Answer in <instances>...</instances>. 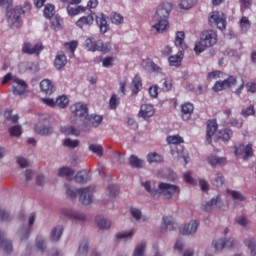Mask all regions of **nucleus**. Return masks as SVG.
I'll use <instances>...</instances> for the list:
<instances>
[{"instance_id": "1", "label": "nucleus", "mask_w": 256, "mask_h": 256, "mask_svg": "<svg viewBox=\"0 0 256 256\" xmlns=\"http://www.w3.org/2000/svg\"><path fill=\"white\" fill-rule=\"evenodd\" d=\"M172 9L173 6L168 2L162 3L157 7L156 13L153 17L155 24L152 26L157 33H165V31L169 29V14Z\"/></svg>"}, {"instance_id": "2", "label": "nucleus", "mask_w": 256, "mask_h": 256, "mask_svg": "<svg viewBox=\"0 0 256 256\" xmlns=\"http://www.w3.org/2000/svg\"><path fill=\"white\" fill-rule=\"evenodd\" d=\"M142 186L147 193L152 195V197H156V195H163V197H166V199H173V196L181 193L179 186L165 182L160 183L158 185V189L151 187V181L142 182Z\"/></svg>"}, {"instance_id": "3", "label": "nucleus", "mask_w": 256, "mask_h": 256, "mask_svg": "<svg viewBox=\"0 0 256 256\" xmlns=\"http://www.w3.org/2000/svg\"><path fill=\"white\" fill-rule=\"evenodd\" d=\"M93 193H95L94 186L75 189L69 185H66V195L71 199H75L77 195H80L79 201L82 203V205H90V203H93Z\"/></svg>"}, {"instance_id": "4", "label": "nucleus", "mask_w": 256, "mask_h": 256, "mask_svg": "<svg viewBox=\"0 0 256 256\" xmlns=\"http://www.w3.org/2000/svg\"><path fill=\"white\" fill-rule=\"evenodd\" d=\"M168 145H175L171 148V155L174 159H183L184 165L189 163V154L185 153V147L181 146L184 143L183 137L179 135L167 136Z\"/></svg>"}, {"instance_id": "5", "label": "nucleus", "mask_w": 256, "mask_h": 256, "mask_svg": "<svg viewBox=\"0 0 256 256\" xmlns=\"http://www.w3.org/2000/svg\"><path fill=\"white\" fill-rule=\"evenodd\" d=\"M217 45V32L214 30L203 31L200 35V41L195 44V53H203L207 47H213Z\"/></svg>"}, {"instance_id": "6", "label": "nucleus", "mask_w": 256, "mask_h": 256, "mask_svg": "<svg viewBox=\"0 0 256 256\" xmlns=\"http://www.w3.org/2000/svg\"><path fill=\"white\" fill-rule=\"evenodd\" d=\"M85 47L88 51H102L103 53H109L111 51V44H103L101 39L95 37H89L85 40Z\"/></svg>"}, {"instance_id": "7", "label": "nucleus", "mask_w": 256, "mask_h": 256, "mask_svg": "<svg viewBox=\"0 0 256 256\" xmlns=\"http://www.w3.org/2000/svg\"><path fill=\"white\" fill-rule=\"evenodd\" d=\"M208 21L210 25H216L220 31H223L227 27V20L223 12L214 11L210 13Z\"/></svg>"}, {"instance_id": "8", "label": "nucleus", "mask_w": 256, "mask_h": 256, "mask_svg": "<svg viewBox=\"0 0 256 256\" xmlns=\"http://www.w3.org/2000/svg\"><path fill=\"white\" fill-rule=\"evenodd\" d=\"M235 85H237V76L230 75L223 81H216L212 89L217 93L225 89H231V87H235Z\"/></svg>"}, {"instance_id": "9", "label": "nucleus", "mask_w": 256, "mask_h": 256, "mask_svg": "<svg viewBox=\"0 0 256 256\" xmlns=\"http://www.w3.org/2000/svg\"><path fill=\"white\" fill-rule=\"evenodd\" d=\"M6 15L12 21V25H15V27H20L21 16L25 15V10H23L21 6H16L11 11H8Z\"/></svg>"}, {"instance_id": "10", "label": "nucleus", "mask_w": 256, "mask_h": 256, "mask_svg": "<svg viewBox=\"0 0 256 256\" xmlns=\"http://www.w3.org/2000/svg\"><path fill=\"white\" fill-rule=\"evenodd\" d=\"M10 85L12 87V91L14 95H23V93L27 91V87H28L27 82H25V80L17 76H14V79L12 80Z\"/></svg>"}, {"instance_id": "11", "label": "nucleus", "mask_w": 256, "mask_h": 256, "mask_svg": "<svg viewBox=\"0 0 256 256\" xmlns=\"http://www.w3.org/2000/svg\"><path fill=\"white\" fill-rule=\"evenodd\" d=\"M234 149L236 157H239V155H243V159H245V161L253 157V144H248L246 146L243 144H239L235 146Z\"/></svg>"}, {"instance_id": "12", "label": "nucleus", "mask_w": 256, "mask_h": 256, "mask_svg": "<svg viewBox=\"0 0 256 256\" xmlns=\"http://www.w3.org/2000/svg\"><path fill=\"white\" fill-rule=\"evenodd\" d=\"M34 131L38 135L47 136V135H53L54 129H53V126L49 125V121L44 120L35 124Z\"/></svg>"}, {"instance_id": "13", "label": "nucleus", "mask_w": 256, "mask_h": 256, "mask_svg": "<svg viewBox=\"0 0 256 256\" xmlns=\"http://www.w3.org/2000/svg\"><path fill=\"white\" fill-rule=\"evenodd\" d=\"M43 51V44L37 43L33 46V44L29 42H24L22 46V53L26 55H39Z\"/></svg>"}, {"instance_id": "14", "label": "nucleus", "mask_w": 256, "mask_h": 256, "mask_svg": "<svg viewBox=\"0 0 256 256\" xmlns=\"http://www.w3.org/2000/svg\"><path fill=\"white\" fill-rule=\"evenodd\" d=\"M71 113L74 114L75 117H81L82 119H87L89 117V109L87 105L76 103L71 106Z\"/></svg>"}, {"instance_id": "15", "label": "nucleus", "mask_w": 256, "mask_h": 256, "mask_svg": "<svg viewBox=\"0 0 256 256\" xmlns=\"http://www.w3.org/2000/svg\"><path fill=\"white\" fill-rule=\"evenodd\" d=\"M95 14L90 13L87 16H82L76 21V27L79 29H85L87 27H91L93 23H95Z\"/></svg>"}, {"instance_id": "16", "label": "nucleus", "mask_w": 256, "mask_h": 256, "mask_svg": "<svg viewBox=\"0 0 256 256\" xmlns=\"http://www.w3.org/2000/svg\"><path fill=\"white\" fill-rule=\"evenodd\" d=\"M218 125L217 120H208L206 128V141L211 144L212 137L217 133Z\"/></svg>"}, {"instance_id": "17", "label": "nucleus", "mask_w": 256, "mask_h": 256, "mask_svg": "<svg viewBox=\"0 0 256 256\" xmlns=\"http://www.w3.org/2000/svg\"><path fill=\"white\" fill-rule=\"evenodd\" d=\"M155 115V108L151 104H143L140 107L139 116L142 119H149Z\"/></svg>"}, {"instance_id": "18", "label": "nucleus", "mask_w": 256, "mask_h": 256, "mask_svg": "<svg viewBox=\"0 0 256 256\" xmlns=\"http://www.w3.org/2000/svg\"><path fill=\"white\" fill-rule=\"evenodd\" d=\"M96 23L100 29V33H107L109 31V24L107 23V16L103 13H100L96 16Z\"/></svg>"}, {"instance_id": "19", "label": "nucleus", "mask_w": 256, "mask_h": 256, "mask_svg": "<svg viewBox=\"0 0 256 256\" xmlns=\"http://www.w3.org/2000/svg\"><path fill=\"white\" fill-rule=\"evenodd\" d=\"M0 247L5 253V255H9L10 253H13V243L5 239V234L2 232H0Z\"/></svg>"}, {"instance_id": "20", "label": "nucleus", "mask_w": 256, "mask_h": 256, "mask_svg": "<svg viewBox=\"0 0 256 256\" xmlns=\"http://www.w3.org/2000/svg\"><path fill=\"white\" fill-rule=\"evenodd\" d=\"M177 227V223L171 216H164L162 218L161 229L162 231H173Z\"/></svg>"}, {"instance_id": "21", "label": "nucleus", "mask_w": 256, "mask_h": 256, "mask_svg": "<svg viewBox=\"0 0 256 256\" xmlns=\"http://www.w3.org/2000/svg\"><path fill=\"white\" fill-rule=\"evenodd\" d=\"M199 223L197 221H191L189 224L184 225L180 228L181 235H193L196 233Z\"/></svg>"}, {"instance_id": "22", "label": "nucleus", "mask_w": 256, "mask_h": 256, "mask_svg": "<svg viewBox=\"0 0 256 256\" xmlns=\"http://www.w3.org/2000/svg\"><path fill=\"white\" fill-rule=\"evenodd\" d=\"M193 104L192 103H184L181 106V113L183 121H189L191 119V115H193Z\"/></svg>"}, {"instance_id": "23", "label": "nucleus", "mask_w": 256, "mask_h": 256, "mask_svg": "<svg viewBox=\"0 0 256 256\" xmlns=\"http://www.w3.org/2000/svg\"><path fill=\"white\" fill-rule=\"evenodd\" d=\"M62 215H65L69 219H75V221H85V219H87V216H85V214L75 212L70 209H62Z\"/></svg>"}, {"instance_id": "24", "label": "nucleus", "mask_w": 256, "mask_h": 256, "mask_svg": "<svg viewBox=\"0 0 256 256\" xmlns=\"http://www.w3.org/2000/svg\"><path fill=\"white\" fill-rule=\"evenodd\" d=\"M214 249L216 251H221L222 249H225V247H228V249H231V247H235V239L229 238L226 241L219 240L217 242H213Z\"/></svg>"}, {"instance_id": "25", "label": "nucleus", "mask_w": 256, "mask_h": 256, "mask_svg": "<svg viewBox=\"0 0 256 256\" xmlns=\"http://www.w3.org/2000/svg\"><path fill=\"white\" fill-rule=\"evenodd\" d=\"M207 162L211 167H223V165H227V158L225 157H217L215 155L208 156Z\"/></svg>"}, {"instance_id": "26", "label": "nucleus", "mask_w": 256, "mask_h": 256, "mask_svg": "<svg viewBox=\"0 0 256 256\" xmlns=\"http://www.w3.org/2000/svg\"><path fill=\"white\" fill-rule=\"evenodd\" d=\"M40 89L45 95H52L53 91H55V86L49 79H44L40 82Z\"/></svg>"}, {"instance_id": "27", "label": "nucleus", "mask_w": 256, "mask_h": 256, "mask_svg": "<svg viewBox=\"0 0 256 256\" xmlns=\"http://www.w3.org/2000/svg\"><path fill=\"white\" fill-rule=\"evenodd\" d=\"M67 65V56H65V52L60 51L57 53L56 58L54 60V66L56 69H63Z\"/></svg>"}, {"instance_id": "28", "label": "nucleus", "mask_w": 256, "mask_h": 256, "mask_svg": "<svg viewBox=\"0 0 256 256\" xmlns=\"http://www.w3.org/2000/svg\"><path fill=\"white\" fill-rule=\"evenodd\" d=\"M174 45L178 49H182V51H185V49H187V44H185V32L178 31L176 33Z\"/></svg>"}, {"instance_id": "29", "label": "nucleus", "mask_w": 256, "mask_h": 256, "mask_svg": "<svg viewBox=\"0 0 256 256\" xmlns=\"http://www.w3.org/2000/svg\"><path fill=\"white\" fill-rule=\"evenodd\" d=\"M168 61L171 67H179L181 61H183V51H179L176 55L169 56Z\"/></svg>"}, {"instance_id": "30", "label": "nucleus", "mask_w": 256, "mask_h": 256, "mask_svg": "<svg viewBox=\"0 0 256 256\" xmlns=\"http://www.w3.org/2000/svg\"><path fill=\"white\" fill-rule=\"evenodd\" d=\"M61 133L64 135H74V137H79L81 131L71 125L62 126L60 128Z\"/></svg>"}, {"instance_id": "31", "label": "nucleus", "mask_w": 256, "mask_h": 256, "mask_svg": "<svg viewBox=\"0 0 256 256\" xmlns=\"http://www.w3.org/2000/svg\"><path fill=\"white\" fill-rule=\"evenodd\" d=\"M91 178L89 177V171L87 170H81L77 172V174L74 176V181L76 183H87Z\"/></svg>"}, {"instance_id": "32", "label": "nucleus", "mask_w": 256, "mask_h": 256, "mask_svg": "<svg viewBox=\"0 0 256 256\" xmlns=\"http://www.w3.org/2000/svg\"><path fill=\"white\" fill-rule=\"evenodd\" d=\"M143 87V81L141 80V76L135 75L134 79L132 80V93L137 95L139 91H141Z\"/></svg>"}, {"instance_id": "33", "label": "nucleus", "mask_w": 256, "mask_h": 256, "mask_svg": "<svg viewBox=\"0 0 256 256\" xmlns=\"http://www.w3.org/2000/svg\"><path fill=\"white\" fill-rule=\"evenodd\" d=\"M58 175L59 177H65L68 181H71L75 175V170L70 167H62L59 169Z\"/></svg>"}, {"instance_id": "34", "label": "nucleus", "mask_w": 256, "mask_h": 256, "mask_svg": "<svg viewBox=\"0 0 256 256\" xmlns=\"http://www.w3.org/2000/svg\"><path fill=\"white\" fill-rule=\"evenodd\" d=\"M66 11H67L69 17H75L76 15H81V13H85V7H83V6H76V7L68 6L66 8Z\"/></svg>"}, {"instance_id": "35", "label": "nucleus", "mask_w": 256, "mask_h": 256, "mask_svg": "<svg viewBox=\"0 0 256 256\" xmlns=\"http://www.w3.org/2000/svg\"><path fill=\"white\" fill-rule=\"evenodd\" d=\"M95 221L99 229H109L111 227V222L101 216H97Z\"/></svg>"}, {"instance_id": "36", "label": "nucleus", "mask_w": 256, "mask_h": 256, "mask_svg": "<svg viewBox=\"0 0 256 256\" xmlns=\"http://www.w3.org/2000/svg\"><path fill=\"white\" fill-rule=\"evenodd\" d=\"M231 137H233V131H231V129H223L219 131L218 139L229 141Z\"/></svg>"}, {"instance_id": "37", "label": "nucleus", "mask_w": 256, "mask_h": 256, "mask_svg": "<svg viewBox=\"0 0 256 256\" xmlns=\"http://www.w3.org/2000/svg\"><path fill=\"white\" fill-rule=\"evenodd\" d=\"M78 46H79V42H77L75 40L64 43V47H65L66 51H70L72 57H73V55H75V51L77 50Z\"/></svg>"}, {"instance_id": "38", "label": "nucleus", "mask_w": 256, "mask_h": 256, "mask_svg": "<svg viewBox=\"0 0 256 256\" xmlns=\"http://www.w3.org/2000/svg\"><path fill=\"white\" fill-rule=\"evenodd\" d=\"M62 235H63V226H57L52 230L51 240L59 241V239H61Z\"/></svg>"}, {"instance_id": "39", "label": "nucleus", "mask_w": 256, "mask_h": 256, "mask_svg": "<svg viewBox=\"0 0 256 256\" xmlns=\"http://www.w3.org/2000/svg\"><path fill=\"white\" fill-rule=\"evenodd\" d=\"M69 105V98L67 96L62 95L56 99V107L59 109H65Z\"/></svg>"}, {"instance_id": "40", "label": "nucleus", "mask_w": 256, "mask_h": 256, "mask_svg": "<svg viewBox=\"0 0 256 256\" xmlns=\"http://www.w3.org/2000/svg\"><path fill=\"white\" fill-rule=\"evenodd\" d=\"M162 83V90L163 91H171L173 89V79L171 77H166L161 80Z\"/></svg>"}, {"instance_id": "41", "label": "nucleus", "mask_w": 256, "mask_h": 256, "mask_svg": "<svg viewBox=\"0 0 256 256\" xmlns=\"http://www.w3.org/2000/svg\"><path fill=\"white\" fill-rule=\"evenodd\" d=\"M147 161L150 163H161L163 162V156L153 152L147 155Z\"/></svg>"}, {"instance_id": "42", "label": "nucleus", "mask_w": 256, "mask_h": 256, "mask_svg": "<svg viewBox=\"0 0 256 256\" xmlns=\"http://www.w3.org/2000/svg\"><path fill=\"white\" fill-rule=\"evenodd\" d=\"M129 164L131 165V167H136L137 169H141V167H143V160L139 159L135 155H132L129 158Z\"/></svg>"}, {"instance_id": "43", "label": "nucleus", "mask_w": 256, "mask_h": 256, "mask_svg": "<svg viewBox=\"0 0 256 256\" xmlns=\"http://www.w3.org/2000/svg\"><path fill=\"white\" fill-rule=\"evenodd\" d=\"M107 193H108V197L113 199L119 195V187H117V185H108Z\"/></svg>"}, {"instance_id": "44", "label": "nucleus", "mask_w": 256, "mask_h": 256, "mask_svg": "<svg viewBox=\"0 0 256 256\" xmlns=\"http://www.w3.org/2000/svg\"><path fill=\"white\" fill-rule=\"evenodd\" d=\"M89 121L92 127H99V125H101V123L103 122V116L91 115L89 117Z\"/></svg>"}, {"instance_id": "45", "label": "nucleus", "mask_w": 256, "mask_h": 256, "mask_svg": "<svg viewBox=\"0 0 256 256\" xmlns=\"http://www.w3.org/2000/svg\"><path fill=\"white\" fill-rule=\"evenodd\" d=\"M55 15V6L48 4L44 8V17L46 19H51Z\"/></svg>"}, {"instance_id": "46", "label": "nucleus", "mask_w": 256, "mask_h": 256, "mask_svg": "<svg viewBox=\"0 0 256 256\" xmlns=\"http://www.w3.org/2000/svg\"><path fill=\"white\" fill-rule=\"evenodd\" d=\"M218 202H219V197L212 198L211 201H208L205 203L204 211L206 212L212 211Z\"/></svg>"}, {"instance_id": "47", "label": "nucleus", "mask_w": 256, "mask_h": 256, "mask_svg": "<svg viewBox=\"0 0 256 256\" xmlns=\"http://www.w3.org/2000/svg\"><path fill=\"white\" fill-rule=\"evenodd\" d=\"M198 0H180L181 9H191L197 4Z\"/></svg>"}, {"instance_id": "48", "label": "nucleus", "mask_w": 256, "mask_h": 256, "mask_svg": "<svg viewBox=\"0 0 256 256\" xmlns=\"http://www.w3.org/2000/svg\"><path fill=\"white\" fill-rule=\"evenodd\" d=\"M111 19V23H113L114 25H121V23H123V16L117 12H114L111 14L110 16Z\"/></svg>"}, {"instance_id": "49", "label": "nucleus", "mask_w": 256, "mask_h": 256, "mask_svg": "<svg viewBox=\"0 0 256 256\" xmlns=\"http://www.w3.org/2000/svg\"><path fill=\"white\" fill-rule=\"evenodd\" d=\"M245 246L250 249V253L252 256H256V242L255 240L247 239L244 241Z\"/></svg>"}, {"instance_id": "50", "label": "nucleus", "mask_w": 256, "mask_h": 256, "mask_svg": "<svg viewBox=\"0 0 256 256\" xmlns=\"http://www.w3.org/2000/svg\"><path fill=\"white\" fill-rule=\"evenodd\" d=\"M9 133L11 137H21V133H23V128H21V126L19 125L12 126L9 129Z\"/></svg>"}, {"instance_id": "51", "label": "nucleus", "mask_w": 256, "mask_h": 256, "mask_svg": "<svg viewBox=\"0 0 256 256\" xmlns=\"http://www.w3.org/2000/svg\"><path fill=\"white\" fill-rule=\"evenodd\" d=\"M89 149L98 157H103V147L101 145L91 144Z\"/></svg>"}, {"instance_id": "52", "label": "nucleus", "mask_w": 256, "mask_h": 256, "mask_svg": "<svg viewBox=\"0 0 256 256\" xmlns=\"http://www.w3.org/2000/svg\"><path fill=\"white\" fill-rule=\"evenodd\" d=\"M63 145L69 149H75V147H79V140H71L70 138H66Z\"/></svg>"}, {"instance_id": "53", "label": "nucleus", "mask_w": 256, "mask_h": 256, "mask_svg": "<svg viewBox=\"0 0 256 256\" xmlns=\"http://www.w3.org/2000/svg\"><path fill=\"white\" fill-rule=\"evenodd\" d=\"M88 252H89V242L82 241L80 243V246H79V249H78L79 255H87Z\"/></svg>"}, {"instance_id": "54", "label": "nucleus", "mask_w": 256, "mask_h": 256, "mask_svg": "<svg viewBox=\"0 0 256 256\" xmlns=\"http://www.w3.org/2000/svg\"><path fill=\"white\" fill-rule=\"evenodd\" d=\"M221 77H223V72H221L219 70H215V71L208 73L207 80L213 81V79H221Z\"/></svg>"}, {"instance_id": "55", "label": "nucleus", "mask_w": 256, "mask_h": 256, "mask_svg": "<svg viewBox=\"0 0 256 256\" xmlns=\"http://www.w3.org/2000/svg\"><path fill=\"white\" fill-rule=\"evenodd\" d=\"M36 247H37V250L40 251L41 253H45V249H47V246L45 245V241L40 237L36 239Z\"/></svg>"}, {"instance_id": "56", "label": "nucleus", "mask_w": 256, "mask_h": 256, "mask_svg": "<svg viewBox=\"0 0 256 256\" xmlns=\"http://www.w3.org/2000/svg\"><path fill=\"white\" fill-rule=\"evenodd\" d=\"M228 195H231L233 199H236L237 201H245V197L241 195V193L235 191V190H227Z\"/></svg>"}, {"instance_id": "57", "label": "nucleus", "mask_w": 256, "mask_h": 256, "mask_svg": "<svg viewBox=\"0 0 256 256\" xmlns=\"http://www.w3.org/2000/svg\"><path fill=\"white\" fill-rule=\"evenodd\" d=\"M188 89L190 91H193V93H195V95H203V92L207 90V86H201L199 85L198 87H193L191 88V85L188 86Z\"/></svg>"}, {"instance_id": "58", "label": "nucleus", "mask_w": 256, "mask_h": 256, "mask_svg": "<svg viewBox=\"0 0 256 256\" xmlns=\"http://www.w3.org/2000/svg\"><path fill=\"white\" fill-rule=\"evenodd\" d=\"M145 247H146V244H145V243L139 244V245L135 248L134 253H133V256H143V254L145 253Z\"/></svg>"}, {"instance_id": "59", "label": "nucleus", "mask_w": 256, "mask_h": 256, "mask_svg": "<svg viewBox=\"0 0 256 256\" xmlns=\"http://www.w3.org/2000/svg\"><path fill=\"white\" fill-rule=\"evenodd\" d=\"M240 27L242 31H247V29L251 27V22H249V19L247 17L244 16L240 19Z\"/></svg>"}, {"instance_id": "60", "label": "nucleus", "mask_w": 256, "mask_h": 256, "mask_svg": "<svg viewBox=\"0 0 256 256\" xmlns=\"http://www.w3.org/2000/svg\"><path fill=\"white\" fill-rule=\"evenodd\" d=\"M224 183H225V180L223 179V174L217 173L214 180V185L216 187H223Z\"/></svg>"}, {"instance_id": "61", "label": "nucleus", "mask_w": 256, "mask_h": 256, "mask_svg": "<svg viewBox=\"0 0 256 256\" xmlns=\"http://www.w3.org/2000/svg\"><path fill=\"white\" fill-rule=\"evenodd\" d=\"M109 105L111 109H117V105H119V98L115 94L111 96Z\"/></svg>"}, {"instance_id": "62", "label": "nucleus", "mask_w": 256, "mask_h": 256, "mask_svg": "<svg viewBox=\"0 0 256 256\" xmlns=\"http://www.w3.org/2000/svg\"><path fill=\"white\" fill-rule=\"evenodd\" d=\"M61 21H63L61 19V17L59 16H55L54 18H52L51 20V25L52 27H54V29H59L61 27Z\"/></svg>"}, {"instance_id": "63", "label": "nucleus", "mask_w": 256, "mask_h": 256, "mask_svg": "<svg viewBox=\"0 0 256 256\" xmlns=\"http://www.w3.org/2000/svg\"><path fill=\"white\" fill-rule=\"evenodd\" d=\"M255 113V107L251 105L250 107L243 109L241 114L243 117H249V115H253Z\"/></svg>"}, {"instance_id": "64", "label": "nucleus", "mask_w": 256, "mask_h": 256, "mask_svg": "<svg viewBox=\"0 0 256 256\" xmlns=\"http://www.w3.org/2000/svg\"><path fill=\"white\" fill-rule=\"evenodd\" d=\"M130 213H131L132 217H134V219H136V221H139V219H141V210H139L137 208H130Z\"/></svg>"}]
</instances>
